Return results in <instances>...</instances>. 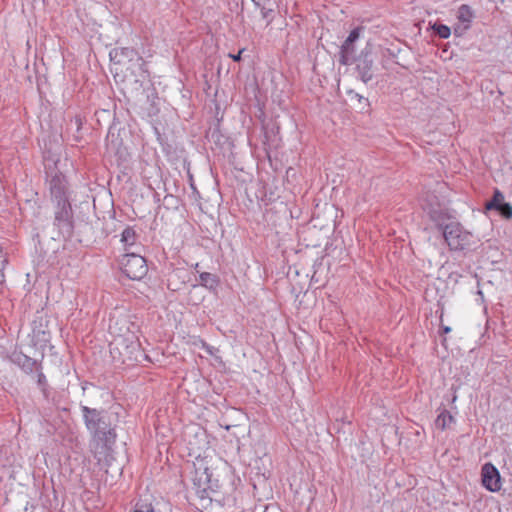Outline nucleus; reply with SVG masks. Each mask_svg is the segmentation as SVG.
Returning a JSON list of instances; mask_svg holds the SVG:
<instances>
[{
    "mask_svg": "<svg viewBox=\"0 0 512 512\" xmlns=\"http://www.w3.org/2000/svg\"><path fill=\"white\" fill-rule=\"evenodd\" d=\"M25 360H26L27 362H29V363L31 362V359H30V358H28V357H26V356H25Z\"/></svg>",
    "mask_w": 512,
    "mask_h": 512,
    "instance_id": "obj_28",
    "label": "nucleus"
},
{
    "mask_svg": "<svg viewBox=\"0 0 512 512\" xmlns=\"http://www.w3.org/2000/svg\"><path fill=\"white\" fill-rule=\"evenodd\" d=\"M0 261H7L3 256H2V248L0 247Z\"/></svg>",
    "mask_w": 512,
    "mask_h": 512,
    "instance_id": "obj_26",
    "label": "nucleus"
},
{
    "mask_svg": "<svg viewBox=\"0 0 512 512\" xmlns=\"http://www.w3.org/2000/svg\"><path fill=\"white\" fill-rule=\"evenodd\" d=\"M98 454H100V453L97 451L94 452L95 458H97L98 462H101L102 458L100 456H98Z\"/></svg>",
    "mask_w": 512,
    "mask_h": 512,
    "instance_id": "obj_25",
    "label": "nucleus"
},
{
    "mask_svg": "<svg viewBox=\"0 0 512 512\" xmlns=\"http://www.w3.org/2000/svg\"><path fill=\"white\" fill-rule=\"evenodd\" d=\"M479 241L478 236L465 230L459 223L450 222V250H470Z\"/></svg>",
    "mask_w": 512,
    "mask_h": 512,
    "instance_id": "obj_5",
    "label": "nucleus"
},
{
    "mask_svg": "<svg viewBox=\"0 0 512 512\" xmlns=\"http://www.w3.org/2000/svg\"><path fill=\"white\" fill-rule=\"evenodd\" d=\"M202 348L209 354L214 355L215 348L205 342L202 343Z\"/></svg>",
    "mask_w": 512,
    "mask_h": 512,
    "instance_id": "obj_19",
    "label": "nucleus"
},
{
    "mask_svg": "<svg viewBox=\"0 0 512 512\" xmlns=\"http://www.w3.org/2000/svg\"><path fill=\"white\" fill-rule=\"evenodd\" d=\"M433 30L439 35L441 38H448V26L444 24L435 23L432 26Z\"/></svg>",
    "mask_w": 512,
    "mask_h": 512,
    "instance_id": "obj_17",
    "label": "nucleus"
},
{
    "mask_svg": "<svg viewBox=\"0 0 512 512\" xmlns=\"http://www.w3.org/2000/svg\"><path fill=\"white\" fill-rule=\"evenodd\" d=\"M123 273L131 280H140L148 272L145 258L135 252H126L119 260Z\"/></svg>",
    "mask_w": 512,
    "mask_h": 512,
    "instance_id": "obj_4",
    "label": "nucleus"
},
{
    "mask_svg": "<svg viewBox=\"0 0 512 512\" xmlns=\"http://www.w3.org/2000/svg\"><path fill=\"white\" fill-rule=\"evenodd\" d=\"M442 345L445 347L446 337L444 335H440Z\"/></svg>",
    "mask_w": 512,
    "mask_h": 512,
    "instance_id": "obj_24",
    "label": "nucleus"
},
{
    "mask_svg": "<svg viewBox=\"0 0 512 512\" xmlns=\"http://www.w3.org/2000/svg\"><path fill=\"white\" fill-rule=\"evenodd\" d=\"M482 485L490 492H498L502 487L501 476L492 463H485L481 468Z\"/></svg>",
    "mask_w": 512,
    "mask_h": 512,
    "instance_id": "obj_9",
    "label": "nucleus"
},
{
    "mask_svg": "<svg viewBox=\"0 0 512 512\" xmlns=\"http://www.w3.org/2000/svg\"><path fill=\"white\" fill-rule=\"evenodd\" d=\"M361 27L353 29L340 47L339 62L342 65H350L355 56V42L360 38Z\"/></svg>",
    "mask_w": 512,
    "mask_h": 512,
    "instance_id": "obj_8",
    "label": "nucleus"
},
{
    "mask_svg": "<svg viewBox=\"0 0 512 512\" xmlns=\"http://www.w3.org/2000/svg\"><path fill=\"white\" fill-rule=\"evenodd\" d=\"M212 472L204 459H197L194 463L192 482L196 494L202 500L211 499L210 491H213Z\"/></svg>",
    "mask_w": 512,
    "mask_h": 512,
    "instance_id": "obj_3",
    "label": "nucleus"
},
{
    "mask_svg": "<svg viewBox=\"0 0 512 512\" xmlns=\"http://www.w3.org/2000/svg\"><path fill=\"white\" fill-rule=\"evenodd\" d=\"M252 2L255 4V6H260L263 4H270L271 0H252Z\"/></svg>",
    "mask_w": 512,
    "mask_h": 512,
    "instance_id": "obj_21",
    "label": "nucleus"
},
{
    "mask_svg": "<svg viewBox=\"0 0 512 512\" xmlns=\"http://www.w3.org/2000/svg\"><path fill=\"white\" fill-rule=\"evenodd\" d=\"M54 215V223L61 233L70 235L73 230V213L70 201H56Z\"/></svg>",
    "mask_w": 512,
    "mask_h": 512,
    "instance_id": "obj_6",
    "label": "nucleus"
},
{
    "mask_svg": "<svg viewBox=\"0 0 512 512\" xmlns=\"http://www.w3.org/2000/svg\"><path fill=\"white\" fill-rule=\"evenodd\" d=\"M7 261H0V284L4 282V268Z\"/></svg>",
    "mask_w": 512,
    "mask_h": 512,
    "instance_id": "obj_20",
    "label": "nucleus"
},
{
    "mask_svg": "<svg viewBox=\"0 0 512 512\" xmlns=\"http://www.w3.org/2000/svg\"><path fill=\"white\" fill-rule=\"evenodd\" d=\"M81 412L85 426L94 438L99 440L105 439L106 441L109 438H115L113 430L108 427L105 421L103 410H97L83 405L81 406Z\"/></svg>",
    "mask_w": 512,
    "mask_h": 512,
    "instance_id": "obj_1",
    "label": "nucleus"
},
{
    "mask_svg": "<svg viewBox=\"0 0 512 512\" xmlns=\"http://www.w3.org/2000/svg\"><path fill=\"white\" fill-rule=\"evenodd\" d=\"M475 19V11L467 4H461L455 11V22L453 24V34L455 37H461L472 27Z\"/></svg>",
    "mask_w": 512,
    "mask_h": 512,
    "instance_id": "obj_7",
    "label": "nucleus"
},
{
    "mask_svg": "<svg viewBox=\"0 0 512 512\" xmlns=\"http://www.w3.org/2000/svg\"><path fill=\"white\" fill-rule=\"evenodd\" d=\"M438 305L440 308V321H441V331L443 334L448 333V326L444 325L443 323V316H444V304H441L440 300L438 301Z\"/></svg>",
    "mask_w": 512,
    "mask_h": 512,
    "instance_id": "obj_18",
    "label": "nucleus"
},
{
    "mask_svg": "<svg viewBox=\"0 0 512 512\" xmlns=\"http://www.w3.org/2000/svg\"><path fill=\"white\" fill-rule=\"evenodd\" d=\"M198 267H199V264H198V263H196V264H195V270H196V271H198Z\"/></svg>",
    "mask_w": 512,
    "mask_h": 512,
    "instance_id": "obj_27",
    "label": "nucleus"
},
{
    "mask_svg": "<svg viewBox=\"0 0 512 512\" xmlns=\"http://www.w3.org/2000/svg\"><path fill=\"white\" fill-rule=\"evenodd\" d=\"M199 279L200 284L209 290H214L219 284L218 277L208 272L200 273Z\"/></svg>",
    "mask_w": 512,
    "mask_h": 512,
    "instance_id": "obj_14",
    "label": "nucleus"
},
{
    "mask_svg": "<svg viewBox=\"0 0 512 512\" xmlns=\"http://www.w3.org/2000/svg\"><path fill=\"white\" fill-rule=\"evenodd\" d=\"M269 5L270 4H263V5L257 6V8H260V10H261L263 19H266L268 24L272 21L271 14L273 13V8L270 7Z\"/></svg>",
    "mask_w": 512,
    "mask_h": 512,
    "instance_id": "obj_16",
    "label": "nucleus"
},
{
    "mask_svg": "<svg viewBox=\"0 0 512 512\" xmlns=\"http://www.w3.org/2000/svg\"><path fill=\"white\" fill-rule=\"evenodd\" d=\"M50 193L54 202L69 200L67 180L62 173H55L51 177Z\"/></svg>",
    "mask_w": 512,
    "mask_h": 512,
    "instance_id": "obj_10",
    "label": "nucleus"
},
{
    "mask_svg": "<svg viewBox=\"0 0 512 512\" xmlns=\"http://www.w3.org/2000/svg\"><path fill=\"white\" fill-rule=\"evenodd\" d=\"M424 210L439 228L445 241H448V214L445 200L441 202L437 195L429 194L425 199Z\"/></svg>",
    "mask_w": 512,
    "mask_h": 512,
    "instance_id": "obj_2",
    "label": "nucleus"
},
{
    "mask_svg": "<svg viewBox=\"0 0 512 512\" xmlns=\"http://www.w3.org/2000/svg\"><path fill=\"white\" fill-rule=\"evenodd\" d=\"M356 70L360 76V79L364 83H368L373 78V61L366 57L360 59L357 63Z\"/></svg>",
    "mask_w": 512,
    "mask_h": 512,
    "instance_id": "obj_12",
    "label": "nucleus"
},
{
    "mask_svg": "<svg viewBox=\"0 0 512 512\" xmlns=\"http://www.w3.org/2000/svg\"><path fill=\"white\" fill-rule=\"evenodd\" d=\"M242 52H243V50H240V51L238 52V54H236V55H232V54H231V55H230V57H231L234 61H240V60H241V54H242Z\"/></svg>",
    "mask_w": 512,
    "mask_h": 512,
    "instance_id": "obj_22",
    "label": "nucleus"
},
{
    "mask_svg": "<svg viewBox=\"0 0 512 512\" xmlns=\"http://www.w3.org/2000/svg\"><path fill=\"white\" fill-rule=\"evenodd\" d=\"M484 208L498 211L505 219L512 218V205L505 202V197L499 189L494 190L492 199L485 203Z\"/></svg>",
    "mask_w": 512,
    "mask_h": 512,
    "instance_id": "obj_11",
    "label": "nucleus"
},
{
    "mask_svg": "<svg viewBox=\"0 0 512 512\" xmlns=\"http://www.w3.org/2000/svg\"><path fill=\"white\" fill-rule=\"evenodd\" d=\"M136 232L132 227H126L121 233V243L124 245L125 250L128 252V248L132 247L136 243Z\"/></svg>",
    "mask_w": 512,
    "mask_h": 512,
    "instance_id": "obj_13",
    "label": "nucleus"
},
{
    "mask_svg": "<svg viewBox=\"0 0 512 512\" xmlns=\"http://www.w3.org/2000/svg\"><path fill=\"white\" fill-rule=\"evenodd\" d=\"M38 378H39V379H38V382H39L40 384H42V383H43V381L45 380V376H44L42 373H40V374H39Z\"/></svg>",
    "mask_w": 512,
    "mask_h": 512,
    "instance_id": "obj_23",
    "label": "nucleus"
},
{
    "mask_svg": "<svg viewBox=\"0 0 512 512\" xmlns=\"http://www.w3.org/2000/svg\"><path fill=\"white\" fill-rule=\"evenodd\" d=\"M447 422L446 410L441 409L436 420L434 421V428L438 432H444Z\"/></svg>",
    "mask_w": 512,
    "mask_h": 512,
    "instance_id": "obj_15",
    "label": "nucleus"
},
{
    "mask_svg": "<svg viewBox=\"0 0 512 512\" xmlns=\"http://www.w3.org/2000/svg\"><path fill=\"white\" fill-rule=\"evenodd\" d=\"M101 448H102V449H104V450H106V449H107V445L105 444V445H103Z\"/></svg>",
    "mask_w": 512,
    "mask_h": 512,
    "instance_id": "obj_29",
    "label": "nucleus"
}]
</instances>
